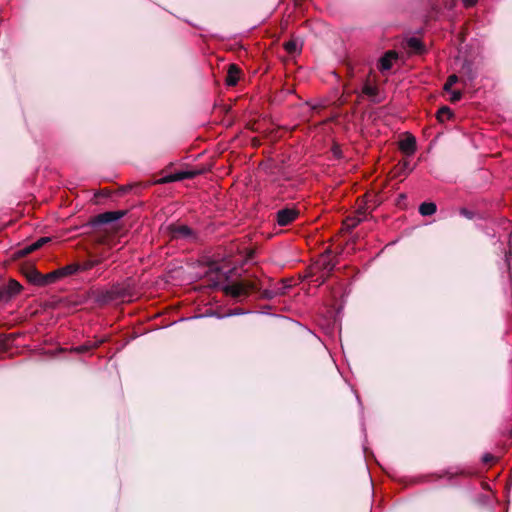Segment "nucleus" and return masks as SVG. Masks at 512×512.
Returning <instances> with one entry per match:
<instances>
[{"mask_svg":"<svg viewBox=\"0 0 512 512\" xmlns=\"http://www.w3.org/2000/svg\"><path fill=\"white\" fill-rule=\"evenodd\" d=\"M45 275L44 274H41L40 272H34L32 278H31V281L34 282L35 284L37 285H40V286H45V283H42V281L44 279Z\"/></svg>","mask_w":512,"mask_h":512,"instance_id":"22","label":"nucleus"},{"mask_svg":"<svg viewBox=\"0 0 512 512\" xmlns=\"http://www.w3.org/2000/svg\"><path fill=\"white\" fill-rule=\"evenodd\" d=\"M460 215L467 218V219H473L474 218V212L467 208H461L460 209Z\"/></svg>","mask_w":512,"mask_h":512,"instance_id":"25","label":"nucleus"},{"mask_svg":"<svg viewBox=\"0 0 512 512\" xmlns=\"http://www.w3.org/2000/svg\"><path fill=\"white\" fill-rule=\"evenodd\" d=\"M132 297V286L128 280L112 285L111 288L107 290L104 295V298L108 301H129L131 300Z\"/></svg>","mask_w":512,"mask_h":512,"instance_id":"2","label":"nucleus"},{"mask_svg":"<svg viewBox=\"0 0 512 512\" xmlns=\"http://www.w3.org/2000/svg\"><path fill=\"white\" fill-rule=\"evenodd\" d=\"M453 116L451 109L447 106L441 107L437 112V119L440 122H444Z\"/></svg>","mask_w":512,"mask_h":512,"instance_id":"15","label":"nucleus"},{"mask_svg":"<svg viewBox=\"0 0 512 512\" xmlns=\"http://www.w3.org/2000/svg\"><path fill=\"white\" fill-rule=\"evenodd\" d=\"M58 269H59L61 278H64V277H67V276H70V275H73V274L79 272L78 263H71V264L63 266L61 268H58Z\"/></svg>","mask_w":512,"mask_h":512,"instance_id":"14","label":"nucleus"},{"mask_svg":"<svg viewBox=\"0 0 512 512\" xmlns=\"http://www.w3.org/2000/svg\"><path fill=\"white\" fill-rule=\"evenodd\" d=\"M361 92L374 103H380L382 101V99L379 97V88L375 81H373L370 77H367V79L364 81Z\"/></svg>","mask_w":512,"mask_h":512,"instance_id":"6","label":"nucleus"},{"mask_svg":"<svg viewBox=\"0 0 512 512\" xmlns=\"http://www.w3.org/2000/svg\"><path fill=\"white\" fill-rule=\"evenodd\" d=\"M466 7L474 6L478 0H462Z\"/></svg>","mask_w":512,"mask_h":512,"instance_id":"29","label":"nucleus"},{"mask_svg":"<svg viewBox=\"0 0 512 512\" xmlns=\"http://www.w3.org/2000/svg\"><path fill=\"white\" fill-rule=\"evenodd\" d=\"M403 166L405 169H408L409 172H411L413 170V167L409 166V161H404Z\"/></svg>","mask_w":512,"mask_h":512,"instance_id":"31","label":"nucleus"},{"mask_svg":"<svg viewBox=\"0 0 512 512\" xmlns=\"http://www.w3.org/2000/svg\"><path fill=\"white\" fill-rule=\"evenodd\" d=\"M98 263V260H87L81 264H78L79 271H88L94 268Z\"/></svg>","mask_w":512,"mask_h":512,"instance_id":"18","label":"nucleus"},{"mask_svg":"<svg viewBox=\"0 0 512 512\" xmlns=\"http://www.w3.org/2000/svg\"><path fill=\"white\" fill-rule=\"evenodd\" d=\"M407 47L415 53H422L424 51L422 42L416 37H411L407 40Z\"/></svg>","mask_w":512,"mask_h":512,"instance_id":"13","label":"nucleus"},{"mask_svg":"<svg viewBox=\"0 0 512 512\" xmlns=\"http://www.w3.org/2000/svg\"><path fill=\"white\" fill-rule=\"evenodd\" d=\"M172 182H176L174 173L166 175L157 181L159 184H167Z\"/></svg>","mask_w":512,"mask_h":512,"instance_id":"24","label":"nucleus"},{"mask_svg":"<svg viewBox=\"0 0 512 512\" xmlns=\"http://www.w3.org/2000/svg\"><path fill=\"white\" fill-rule=\"evenodd\" d=\"M125 215H126L125 210L107 211V212L96 215L94 218H92L90 223L92 226L108 224V223H112V222H115V221L121 219Z\"/></svg>","mask_w":512,"mask_h":512,"instance_id":"5","label":"nucleus"},{"mask_svg":"<svg viewBox=\"0 0 512 512\" xmlns=\"http://www.w3.org/2000/svg\"><path fill=\"white\" fill-rule=\"evenodd\" d=\"M233 274V268L224 269L216 266L214 286L235 299H242L251 293H258L262 299L270 300L286 294L293 286L292 280L282 279L271 284L269 288H265L264 283L257 279L232 281Z\"/></svg>","mask_w":512,"mask_h":512,"instance_id":"1","label":"nucleus"},{"mask_svg":"<svg viewBox=\"0 0 512 512\" xmlns=\"http://www.w3.org/2000/svg\"><path fill=\"white\" fill-rule=\"evenodd\" d=\"M510 255H511L510 253H509V255H508V254H506V255H505V258H506V261H507V262L509 261V256H510Z\"/></svg>","mask_w":512,"mask_h":512,"instance_id":"34","label":"nucleus"},{"mask_svg":"<svg viewBox=\"0 0 512 512\" xmlns=\"http://www.w3.org/2000/svg\"><path fill=\"white\" fill-rule=\"evenodd\" d=\"M75 351H77L78 353H84L88 352L89 350L87 349L86 344L84 343L83 345L76 347Z\"/></svg>","mask_w":512,"mask_h":512,"instance_id":"28","label":"nucleus"},{"mask_svg":"<svg viewBox=\"0 0 512 512\" xmlns=\"http://www.w3.org/2000/svg\"><path fill=\"white\" fill-rule=\"evenodd\" d=\"M492 459H493V456H492V455H490V454H486V455H484V456H483V461H484L485 463L490 462Z\"/></svg>","mask_w":512,"mask_h":512,"instance_id":"30","label":"nucleus"},{"mask_svg":"<svg viewBox=\"0 0 512 512\" xmlns=\"http://www.w3.org/2000/svg\"><path fill=\"white\" fill-rule=\"evenodd\" d=\"M49 241V238H46V237H43V238H40L39 240H37L36 242H34L29 248H28V251L31 252V251H34L40 247H42L45 243H47Z\"/></svg>","mask_w":512,"mask_h":512,"instance_id":"21","label":"nucleus"},{"mask_svg":"<svg viewBox=\"0 0 512 512\" xmlns=\"http://www.w3.org/2000/svg\"><path fill=\"white\" fill-rule=\"evenodd\" d=\"M348 72H349L351 77L354 76L353 68L350 65H348Z\"/></svg>","mask_w":512,"mask_h":512,"instance_id":"32","label":"nucleus"},{"mask_svg":"<svg viewBox=\"0 0 512 512\" xmlns=\"http://www.w3.org/2000/svg\"><path fill=\"white\" fill-rule=\"evenodd\" d=\"M5 347V343L4 341L0 338V348H4Z\"/></svg>","mask_w":512,"mask_h":512,"instance_id":"33","label":"nucleus"},{"mask_svg":"<svg viewBox=\"0 0 512 512\" xmlns=\"http://www.w3.org/2000/svg\"><path fill=\"white\" fill-rule=\"evenodd\" d=\"M399 149L408 157L414 155L417 149L416 138L411 134H407L405 138L399 141Z\"/></svg>","mask_w":512,"mask_h":512,"instance_id":"7","label":"nucleus"},{"mask_svg":"<svg viewBox=\"0 0 512 512\" xmlns=\"http://www.w3.org/2000/svg\"><path fill=\"white\" fill-rule=\"evenodd\" d=\"M11 298L6 291V288L3 286L0 287V302L1 301H9Z\"/></svg>","mask_w":512,"mask_h":512,"instance_id":"27","label":"nucleus"},{"mask_svg":"<svg viewBox=\"0 0 512 512\" xmlns=\"http://www.w3.org/2000/svg\"><path fill=\"white\" fill-rule=\"evenodd\" d=\"M240 69L237 65L231 64L227 71L226 84L235 86L239 81Z\"/></svg>","mask_w":512,"mask_h":512,"instance_id":"9","label":"nucleus"},{"mask_svg":"<svg viewBox=\"0 0 512 512\" xmlns=\"http://www.w3.org/2000/svg\"><path fill=\"white\" fill-rule=\"evenodd\" d=\"M166 230L172 240L189 242L196 240V233L187 225L173 223L168 225Z\"/></svg>","mask_w":512,"mask_h":512,"instance_id":"3","label":"nucleus"},{"mask_svg":"<svg viewBox=\"0 0 512 512\" xmlns=\"http://www.w3.org/2000/svg\"><path fill=\"white\" fill-rule=\"evenodd\" d=\"M300 215V211L294 207H285L276 212L275 221L281 226L285 227L292 224Z\"/></svg>","mask_w":512,"mask_h":512,"instance_id":"4","label":"nucleus"},{"mask_svg":"<svg viewBox=\"0 0 512 512\" xmlns=\"http://www.w3.org/2000/svg\"><path fill=\"white\" fill-rule=\"evenodd\" d=\"M449 93L451 94L450 101L452 103H456L462 98V93L459 90H451Z\"/></svg>","mask_w":512,"mask_h":512,"instance_id":"23","label":"nucleus"},{"mask_svg":"<svg viewBox=\"0 0 512 512\" xmlns=\"http://www.w3.org/2000/svg\"><path fill=\"white\" fill-rule=\"evenodd\" d=\"M284 48L289 54H297L301 51L302 42L298 39H290L285 42Z\"/></svg>","mask_w":512,"mask_h":512,"instance_id":"11","label":"nucleus"},{"mask_svg":"<svg viewBox=\"0 0 512 512\" xmlns=\"http://www.w3.org/2000/svg\"><path fill=\"white\" fill-rule=\"evenodd\" d=\"M437 210V206L433 202H423L419 206V213L422 216H430L433 215Z\"/></svg>","mask_w":512,"mask_h":512,"instance_id":"12","label":"nucleus"},{"mask_svg":"<svg viewBox=\"0 0 512 512\" xmlns=\"http://www.w3.org/2000/svg\"><path fill=\"white\" fill-rule=\"evenodd\" d=\"M458 82V77L455 74L450 75L447 78L446 83L444 84V90L446 92H450L452 90V86Z\"/></svg>","mask_w":512,"mask_h":512,"instance_id":"19","label":"nucleus"},{"mask_svg":"<svg viewBox=\"0 0 512 512\" xmlns=\"http://www.w3.org/2000/svg\"><path fill=\"white\" fill-rule=\"evenodd\" d=\"M398 59L397 52L393 50H389L384 53V55L379 59L378 62V69L380 72L385 73L386 71H389L392 66L393 62Z\"/></svg>","mask_w":512,"mask_h":512,"instance_id":"8","label":"nucleus"},{"mask_svg":"<svg viewBox=\"0 0 512 512\" xmlns=\"http://www.w3.org/2000/svg\"><path fill=\"white\" fill-rule=\"evenodd\" d=\"M362 221V218L358 215L352 218H347L345 221L346 226L349 229L355 228L360 222Z\"/></svg>","mask_w":512,"mask_h":512,"instance_id":"20","label":"nucleus"},{"mask_svg":"<svg viewBox=\"0 0 512 512\" xmlns=\"http://www.w3.org/2000/svg\"><path fill=\"white\" fill-rule=\"evenodd\" d=\"M4 287L6 288V291L8 292V295L11 299L18 295L22 290V285L14 279H10L8 283L4 285Z\"/></svg>","mask_w":512,"mask_h":512,"instance_id":"10","label":"nucleus"},{"mask_svg":"<svg viewBox=\"0 0 512 512\" xmlns=\"http://www.w3.org/2000/svg\"><path fill=\"white\" fill-rule=\"evenodd\" d=\"M174 175H175V180L177 182V181H182L185 179H192L197 175V172L196 171H178V172L174 173Z\"/></svg>","mask_w":512,"mask_h":512,"instance_id":"17","label":"nucleus"},{"mask_svg":"<svg viewBox=\"0 0 512 512\" xmlns=\"http://www.w3.org/2000/svg\"><path fill=\"white\" fill-rule=\"evenodd\" d=\"M103 342H104V339H101L99 341H88L85 344H86L87 349L90 351L92 349L97 348Z\"/></svg>","mask_w":512,"mask_h":512,"instance_id":"26","label":"nucleus"},{"mask_svg":"<svg viewBox=\"0 0 512 512\" xmlns=\"http://www.w3.org/2000/svg\"><path fill=\"white\" fill-rule=\"evenodd\" d=\"M43 279L44 280L42 281V283H45V285L52 284L57 280L61 279L59 269H56L52 272L45 274V277Z\"/></svg>","mask_w":512,"mask_h":512,"instance_id":"16","label":"nucleus"}]
</instances>
